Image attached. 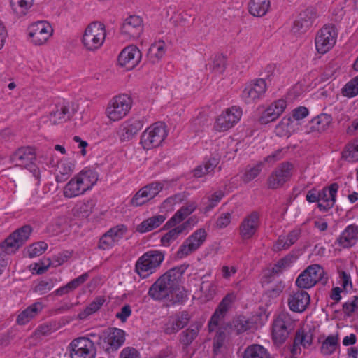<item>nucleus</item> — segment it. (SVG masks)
<instances>
[{"label": "nucleus", "instance_id": "obj_1", "mask_svg": "<svg viewBox=\"0 0 358 358\" xmlns=\"http://www.w3.org/2000/svg\"><path fill=\"white\" fill-rule=\"evenodd\" d=\"M187 267L188 265L182 264L169 269L159 276L149 288L148 296L155 301L169 298L176 290L178 282Z\"/></svg>", "mask_w": 358, "mask_h": 358}, {"label": "nucleus", "instance_id": "obj_2", "mask_svg": "<svg viewBox=\"0 0 358 358\" xmlns=\"http://www.w3.org/2000/svg\"><path fill=\"white\" fill-rule=\"evenodd\" d=\"M296 326V321L287 311H281L274 318L272 339L275 344L282 345L289 338Z\"/></svg>", "mask_w": 358, "mask_h": 358}, {"label": "nucleus", "instance_id": "obj_3", "mask_svg": "<svg viewBox=\"0 0 358 358\" xmlns=\"http://www.w3.org/2000/svg\"><path fill=\"white\" fill-rule=\"evenodd\" d=\"M164 259V252L159 250L148 251L136 261L135 272L141 278H147L157 271Z\"/></svg>", "mask_w": 358, "mask_h": 358}, {"label": "nucleus", "instance_id": "obj_4", "mask_svg": "<svg viewBox=\"0 0 358 358\" xmlns=\"http://www.w3.org/2000/svg\"><path fill=\"white\" fill-rule=\"evenodd\" d=\"M31 231L32 228L29 225H24L13 231L0 243V256L15 253L29 239Z\"/></svg>", "mask_w": 358, "mask_h": 358}, {"label": "nucleus", "instance_id": "obj_5", "mask_svg": "<svg viewBox=\"0 0 358 358\" xmlns=\"http://www.w3.org/2000/svg\"><path fill=\"white\" fill-rule=\"evenodd\" d=\"M131 98L122 94L110 99L106 109V115L110 121H119L129 112L132 106Z\"/></svg>", "mask_w": 358, "mask_h": 358}, {"label": "nucleus", "instance_id": "obj_6", "mask_svg": "<svg viewBox=\"0 0 358 358\" xmlns=\"http://www.w3.org/2000/svg\"><path fill=\"white\" fill-rule=\"evenodd\" d=\"M106 35L104 24L99 22H94L85 29L82 41L86 49L94 51L103 45Z\"/></svg>", "mask_w": 358, "mask_h": 358}, {"label": "nucleus", "instance_id": "obj_7", "mask_svg": "<svg viewBox=\"0 0 358 358\" xmlns=\"http://www.w3.org/2000/svg\"><path fill=\"white\" fill-rule=\"evenodd\" d=\"M325 272L319 264L308 266L296 278V285L300 289H310L317 282L325 284L327 278L324 277Z\"/></svg>", "mask_w": 358, "mask_h": 358}, {"label": "nucleus", "instance_id": "obj_8", "mask_svg": "<svg viewBox=\"0 0 358 358\" xmlns=\"http://www.w3.org/2000/svg\"><path fill=\"white\" fill-rule=\"evenodd\" d=\"M167 136L165 125L156 122L147 128L141 136V144L145 150L159 146Z\"/></svg>", "mask_w": 358, "mask_h": 358}, {"label": "nucleus", "instance_id": "obj_9", "mask_svg": "<svg viewBox=\"0 0 358 358\" xmlns=\"http://www.w3.org/2000/svg\"><path fill=\"white\" fill-rule=\"evenodd\" d=\"M337 38V31L333 24L324 25L321 28L315 39L317 51L320 54H325L335 45Z\"/></svg>", "mask_w": 358, "mask_h": 358}, {"label": "nucleus", "instance_id": "obj_10", "mask_svg": "<svg viewBox=\"0 0 358 358\" xmlns=\"http://www.w3.org/2000/svg\"><path fill=\"white\" fill-rule=\"evenodd\" d=\"M206 238L207 232L205 229L200 228L196 230L180 246L176 257L182 259L191 255L203 244Z\"/></svg>", "mask_w": 358, "mask_h": 358}, {"label": "nucleus", "instance_id": "obj_11", "mask_svg": "<svg viewBox=\"0 0 358 358\" xmlns=\"http://www.w3.org/2000/svg\"><path fill=\"white\" fill-rule=\"evenodd\" d=\"M10 161L16 166L30 168L34 176L39 178V170L34 165L36 160V152L31 147H21L14 152L10 157Z\"/></svg>", "mask_w": 358, "mask_h": 358}, {"label": "nucleus", "instance_id": "obj_12", "mask_svg": "<svg viewBox=\"0 0 358 358\" xmlns=\"http://www.w3.org/2000/svg\"><path fill=\"white\" fill-rule=\"evenodd\" d=\"M70 358H94L95 348L94 343L85 337L73 339L69 344Z\"/></svg>", "mask_w": 358, "mask_h": 358}, {"label": "nucleus", "instance_id": "obj_13", "mask_svg": "<svg viewBox=\"0 0 358 358\" xmlns=\"http://www.w3.org/2000/svg\"><path fill=\"white\" fill-rule=\"evenodd\" d=\"M53 34L50 24L45 21H38L28 27V36L34 45L45 44Z\"/></svg>", "mask_w": 358, "mask_h": 358}, {"label": "nucleus", "instance_id": "obj_14", "mask_svg": "<svg viewBox=\"0 0 358 358\" xmlns=\"http://www.w3.org/2000/svg\"><path fill=\"white\" fill-rule=\"evenodd\" d=\"M260 227V215L257 211H252L245 215L238 227V234L243 241L250 240L256 234Z\"/></svg>", "mask_w": 358, "mask_h": 358}, {"label": "nucleus", "instance_id": "obj_15", "mask_svg": "<svg viewBox=\"0 0 358 358\" xmlns=\"http://www.w3.org/2000/svg\"><path fill=\"white\" fill-rule=\"evenodd\" d=\"M242 110L238 106H232L226 109L217 118L214 129L219 131H226L232 128L241 119Z\"/></svg>", "mask_w": 358, "mask_h": 358}, {"label": "nucleus", "instance_id": "obj_16", "mask_svg": "<svg viewBox=\"0 0 358 358\" xmlns=\"http://www.w3.org/2000/svg\"><path fill=\"white\" fill-rule=\"evenodd\" d=\"M103 334L99 345L108 353L116 351L124 343L125 332L120 329L109 328Z\"/></svg>", "mask_w": 358, "mask_h": 358}, {"label": "nucleus", "instance_id": "obj_17", "mask_svg": "<svg viewBox=\"0 0 358 358\" xmlns=\"http://www.w3.org/2000/svg\"><path fill=\"white\" fill-rule=\"evenodd\" d=\"M293 167V164L288 162L280 164L267 180L268 188L275 189L282 186L290 179Z\"/></svg>", "mask_w": 358, "mask_h": 358}, {"label": "nucleus", "instance_id": "obj_18", "mask_svg": "<svg viewBox=\"0 0 358 358\" xmlns=\"http://www.w3.org/2000/svg\"><path fill=\"white\" fill-rule=\"evenodd\" d=\"M141 52L138 47L134 45L124 48L118 56V64L126 70L134 69L141 62Z\"/></svg>", "mask_w": 358, "mask_h": 358}, {"label": "nucleus", "instance_id": "obj_19", "mask_svg": "<svg viewBox=\"0 0 358 358\" xmlns=\"http://www.w3.org/2000/svg\"><path fill=\"white\" fill-rule=\"evenodd\" d=\"M266 89L267 85L264 79H256L245 87L242 97L245 103H250L261 99L264 95Z\"/></svg>", "mask_w": 358, "mask_h": 358}, {"label": "nucleus", "instance_id": "obj_20", "mask_svg": "<svg viewBox=\"0 0 358 358\" xmlns=\"http://www.w3.org/2000/svg\"><path fill=\"white\" fill-rule=\"evenodd\" d=\"M143 24L142 19L137 15H131L122 24L120 32L127 38H137L142 34Z\"/></svg>", "mask_w": 358, "mask_h": 358}, {"label": "nucleus", "instance_id": "obj_21", "mask_svg": "<svg viewBox=\"0 0 358 358\" xmlns=\"http://www.w3.org/2000/svg\"><path fill=\"white\" fill-rule=\"evenodd\" d=\"M143 127V122L138 118H131L119 127L117 135L122 142L131 140Z\"/></svg>", "mask_w": 358, "mask_h": 358}, {"label": "nucleus", "instance_id": "obj_22", "mask_svg": "<svg viewBox=\"0 0 358 358\" xmlns=\"http://www.w3.org/2000/svg\"><path fill=\"white\" fill-rule=\"evenodd\" d=\"M159 183H151L138 191L133 196L130 204L133 206H141L153 199L162 190Z\"/></svg>", "mask_w": 358, "mask_h": 358}, {"label": "nucleus", "instance_id": "obj_23", "mask_svg": "<svg viewBox=\"0 0 358 358\" xmlns=\"http://www.w3.org/2000/svg\"><path fill=\"white\" fill-rule=\"evenodd\" d=\"M338 189V185L333 183L329 187L319 191L320 200L317 207L320 211L327 212L333 208L336 202V194Z\"/></svg>", "mask_w": 358, "mask_h": 358}, {"label": "nucleus", "instance_id": "obj_24", "mask_svg": "<svg viewBox=\"0 0 358 358\" xmlns=\"http://www.w3.org/2000/svg\"><path fill=\"white\" fill-rule=\"evenodd\" d=\"M287 303L292 311L295 313H302L310 304V296L303 290L293 292L289 296Z\"/></svg>", "mask_w": 358, "mask_h": 358}, {"label": "nucleus", "instance_id": "obj_25", "mask_svg": "<svg viewBox=\"0 0 358 358\" xmlns=\"http://www.w3.org/2000/svg\"><path fill=\"white\" fill-rule=\"evenodd\" d=\"M190 315L186 311H182L170 317L165 324L164 331L166 334H172L178 332L187 325L190 320Z\"/></svg>", "mask_w": 358, "mask_h": 358}, {"label": "nucleus", "instance_id": "obj_26", "mask_svg": "<svg viewBox=\"0 0 358 358\" xmlns=\"http://www.w3.org/2000/svg\"><path fill=\"white\" fill-rule=\"evenodd\" d=\"M313 335L310 329L301 328L296 332L292 354L293 355L301 353V346L303 348H309L313 343Z\"/></svg>", "mask_w": 358, "mask_h": 358}, {"label": "nucleus", "instance_id": "obj_27", "mask_svg": "<svg viewBox=\"0 0 358 358\" xmlns=\"http://www.w3.org/2000/svg\"><path fill=\"white\" fill-rule=\"evenodd\" d=\"M287 103L283 99H279L271 103L262 113L259 118L262 124H268L275 120L284 112Z\"/></svg>", "mask_w": 358, "mask_h": 358}, {"label": "nucleus", "instance_id": "obj_28", "mask_svg": "<svg viewBox=\"0 0 358 358\" xmlns=\"http://www.w3.org/2000/svg\"><path fill=\"white\" fill-rule=\"evenodd\" d=\"M358 241V226H348L337 238L335 243L343 248H348L355 245Z\"/></svg>", "mask_w": 358, "mask_h": 358}, {"label": "nucleus", "instance_id": "obj_29", "mask_svg": "<svg viewBox=\"0 0 358 358\" xmlns=\"http://www.w3.org/2000/svg\"><path fill=\"white\" fill-rule=\"evenodd\" d=\"M197 208L195 201H188L181 207L173 216L164 224V228L170 229L182 222L187 216L191 215Z\"/></svg>", "mask_w": 358, "mask_h": 358}, {"label": "nucleus", "instance_id": "obj_30", "mask_svg": "<svg viewBox=\"0 0 358 358\" xmlns=\"http://www.w3.org/2000/svg\"><path fill=\"white\" fill-rule=\"evenodd\" d=\"M74 114V109L69 103H62L56 106V109L50 113V120L56 124L70 120Z\"/></svg>", "mask_w": 358, "mask_h": 358}, {"label": "nucleus", "instance_id": "obj_31", "mask_svg": "<svg viewBox=\"0 0 358 358\" xmlns=\"http://www.w3.org/2000/svg\"><path fill=\"white\" fill-rule=\"evenodd\" d=\"M317 17L316 9L315 8H308L300 13L298 20L294 22V29H296L297 31H305L312 25Z\"/></svg>", "mask_w": 358, "mask_h": 358}, {"label": "nucleus", "instance_id": "obj_32", "mask_svg": "<svg viewBox=\"0 0 358 358\" xmlns=\"http://www.w3.org/2000/svg\"><path fill=\"white\" fill-rule=\"evenodd\" d=\"M76 177L82 185V188L87 192L96 183L99 179V174L94 170L85 169L76 175Z\"/></svg>", "mask_w": 358, "mask_h": 358}, {"label": "nucleus", "instance_id": "obj_33", "mask_svg": "<svg viewBox=\"0 0 358 358\" xmlns=\"http://www.w3.org/2000/svg\"><path fill=\"white\" fill-rule=\"evenodd\" d=\"M331 121V115L324 113L320 114L310 122L308 132L322 133L329 127Z\"/></svg>", "mask_w": 358, "mask_h": 358}, {"label": "nucleus", "instance_id": "obj_34", "mask_svg": "<svg viewBox=\"0 0 358 358\" xmlns=\"http://www.w3.org/2000/svg\"><path fill=\"white\" fill-rule=\"evenodd\" d=\"M43 307V304L40 302H36L29 306L18 315L16 320L17 323L20 325L28 323L42 310Z\"/></svg>", "mask_w": 358, "mask_h": 358}, {"label": "nucleus", "instance_id": "obj_35", "mask_svg": "<svg viewBox=\"0 0 358 358\" xmlns=\"http://www.w3.org/2000/svg\"><path fill=\"white\" fill-rule=\"evenodd\" d=\"M189 221L187 220L178 226L170 229L161 238V243L164 246H169L174 241H176L189 227Z\"/></svg>", "mask_w": 358, "mask_h": 358}, {"label": "nucleus", "instance_id": "obj_36", "mask_svg": "<svg viewBox=\"0 0 358 358\" xmlns=\"http://www.w3.org/2000/svg\"><path fill=\"white\" fill-rule=\"evenodd\" d=\"M301 234L300 229H294L287 236H280L274 245V250L280 251L288 249L296 242Z\"/></svg>", "mask_w": 358, "mask_h": 358}, {"label": "nucleus", "instance_id": "obj_37", "mask_svg": "<svg viewBox=\"0 0 358 358\" xmlns=\"http://www.w3.org/2000/svg\"><path fill=\"white\" fill-rule=\"evenodd\" d=\"M270 5V0H250L248 11L255 17H263L268 12Z\"/></svg>", "mask_w": 358, "mask_h": 358}, {"label": "nucleus", "instance_id": "obj_38", "mask_svg": "<svg viewBox=\"0 0 358 358\" xmlns=\"http://www.w3.org/2000/svg\"><path fill=\"white\" fill-rule=\"evenodd\" d=\"M242 358H272L268 350L259 344L248 346L242 355Z\"/></svg>", "mask_w": 358, "mask_h": 358}, {"label": "nucleus", "instance_id": "obj_39", "mask_svg": "<svg viewBox=\"0 0 358 358\" xmlns=\"http://www.w3.org/2000/svg\"><path fill=\"white\" fill-rule=\"evenodd\" d=\"M166 44L163 41H159L151 45L148 52V58L152 63L158 62L164 55Z\"/></svg>", "mask_w": 358, "mask_h": 358}, {"label": "nucleus", "instance_id": "obj_40", "mask_svg": "<svg viewBox=\"0 0 358 358\" xmlns=\"http://www.w3.org/2000/svg\"><path fill=\"white\" fill-rule=\"evenodd\" d=\"M85 191L82 188L76 176L72 178L64 188V196L66 198H73L84 194Z\"/></svg>", "mask_w": 358, "mask_h": 358}, {"label": "nucleus", "instance_id": "obj_41", "mask_svg": "<svg viewBox=\"0 0 358 358\" xmlns=\"http://www.w3.org/2000/svg\"><path fill=\"white\" fill-rule=\"evenodd\" d=\"M201 329L199 323L190 325L189 328L182 331L180 335V342L185 346L189 345L197 337Z\"/></svg>", "mask_w": 358, "mask_h": 358}, {"label": "nucleus", "instance_id": "obj_42", "mask_svg": "<svg viewBox=\"0 0 358 358\" xmlns=\"http://www.w3.org/2000/svg\"><path fill=\"white\" fill-rule=\"evenodd\" d=\"M166 217L164 215H159L151 217L141 223L138 226V231L141 233H145L153 230L158 227L164 222Z\"/></svg>", "mask_w": 358, "mask_h": 358}, {"label": "nucleus", "instance_id": "obj_43", "mask_svg": "<svg viewBox=\"0 0 358 358\" xmlns=\"http://www.w3.org/2000/svg\"><path fill=\"white\" fill-rule=\"evenodd\" d=\"M339 337L338 334L329 335L322 342L320 351L324 355H331L336 348L339 346Z\"/></svg>", "mask_w": 358, "mask_h": 358}, {"label": "nucleus", "instance_id": "obj_44", "mask_svg": "<svg viewBox=\"0 0 358 358\" xmlns=\"http://www.w3.org/2000/svg\"><path fill=\"white\" fill-rule=\"evenodd\" d=\"M56 180L62 182L66 180L73 171V165L69 162H60L57 166Z\"/></svg>", "mask_w": 358, "mask_h": 358}, {"label": "nucleus", "instance_id": "obj_45", "mask_svg": "<svg viewBox=\"0 0 358 358\" xmlns=\"http://www.w3.org/2000/svg\"><path fill=\"white\" fill-rule=\"evenodd\" d=\"M105 299L103 297L98 296L91 302L83 311L78 315V318L85 320L90 315L97 312L103 305Z\"/></svg>", "mask_w": 358, "mask_h": 358}, {"label": "nucleus", "instance_id": "obj_46", "mask_svg": "<svg viewBox=\"0 0 358 358\" xmlns=\"http://www.w3.org/2000/svg\"><path fill=\"white\" fill-rule=\"evenodd\" d=\"M219 164V159L215 157L210 158L203 164L197 166L194 171V176L198 178L212 173Z\"/></svg>", "mask_w": 358, "mask_h": 358}, {"label": "nucleus", "instance_id": "obj_47", "mask_svg": "<svg viewBox=\"0 0 358 358\" xmlns=\"http://www.w3.org/2000/svg\"><path fill=\"white\" fill-rule=\"evenodd\" d=\"M250 322L243 316L234 318L230 324L231 331L236 334L244 333L250 329Z\"/></svg>", "mask_w": 358, "mask_h": 358}, {"label": "nucleus", "instance_id": "obj_48", "mask_svg": "<svg viewBox=\"0 0 358 358\" xmlns=\"http://www.w3.org/2000/svg\"><path fill=\"white\" fill-rule=\"evenodd\" d=\"M34 0H10V6L18 16H24L32 6Z\"/></svg>", "mask_w": 358, "mask_h": 358}, {"label": "nucleus", "instance_id": "obj_49", "mask_svg": "<svg viewBox=\"0 0 358 358\" xmlns=\"http://www.w3.org/2000/svg\"><path fill=\"white\" fill-rule=\"evenodd\" d=\"M95 205L96 202L93 199L80 202L76 206V214L79 217H87L93 212Z\"/></svg>", "mask_w": 358, "mask_h": 358}, {"label": "nucleus", "instance_id": "obj_50", "mask_svg": "<svg viewBox=\"0 0 358 358\" xmlns=\"http://www.w3.org/2000/svg\"><path fill=\"white\" fill-rule=\"evenodd\" d=\"M343 157L352 162L358 161V138L346 145L343 151Z\"/></svg>", "mask_w": 358, "mask_h": 358}, {"label": "nucleus", "instance_id": "obj_51", "mask_svg": "<svg viewBox=\"0 0 358 358\" xmlns=\"http://www.w3.org/2000/svg\"><path fill=\"white\" fill-rule=\"evenodd\" d=\"M342 94L348 98L358 95V76L348 82L342 89Z\"/></svg>", "mask_w": 358, "mask_h": 358}, {"label": "nucleus", "instance_id": "obj_52", "mask_svg": "<svg viewBox=\"0 0 358 358\" xmlns=\"http://www.w3.org/2000/svg\"><path fill=\"white\" fill-rule=\"evenodd\" d=\"M226 68V57L221 55H216L213 59V63L209 64V69L216 74H222Z\"/></svg>", "mask_w": 358, "mask_h": 358}, {"label": "nucleus", "instance_id": "obj_53", "mask_svg": "<svg viewBox=\"0 0 358 358\" xmlns=\"http://www.w3.org/2000/svg\"><path fill=\"white\" fill-rule=\"evenodd\" d=\"M66 220L63 217H59L50 223L47 227L48 231L52 234L62 233L65 227Z\"/></svg>", "mask_w": 358, "mask_h": 358}, {"label": "nucleus", "instance_id": "obj_54", "mask_svg": "<svg viewBox=\"0 0 358 358\" xmlns=\"http://www.w3.org/2000/svg\"><path fill=\"white\" fill-rule=\"evenodd\" d=\"M236 299V295L234 292L227 294L222 299L217 309L220 310L222 313L226 314Z\"/></svg>", "mask_w": 358, "mask_h": 358}, {"label": "nucleus", "instance_id": "obj_55", "mask_svg": "<svg viewBox=\"0 0 358 358\" xmlns=\"http://www.w3.org/2000/svg\"><path fill=\"white\" fill-rule=\"evenodd\" d=\"M48 248V244L43 241L37 242L31 245L28 249L31 257L39 256Z\"/></svg>", "mask_w": 358, "mask_h": 358}, {"label": "nucleus", "instance_id": "obj_56", "mask_svg": "<svg viewBox=\"0 0 358 358\" xmlns=\"http://www.w3.org/2000/svg\"><path fill=\"white\" fill-rule=\"evenodd\" d=\"M262 163H259L253 167H250L246 170L243 176V181L248 183L255 179L262 171Z\"/></svg>", "mask_w": 358, "mask_h": 358}, {"label": "nucleus", "instance_id": "obj_57", "mask_svg": "<svg viewBox=\"0 0 358 358\" xmlns=\"http://www.w3.org/2000/svg\"><path fill=\"white\" fill-rule=\"evenodd\" d=\"M54 287V281L52 279L40 281L34 287V291L40 294H44Z\"/></svg>", "mask_w": 358, "mask_h": 358}, {"label": "nucleus", "instance_id": "obj_58", "mask_svg": "<svg viewBox=\"0 0 358 358\" xmlns=\"http://www.w3.org/2000/svg\"><path fill=\"white\" fill-rule=\"evenodd\" d=\"M206 123L207 118L204 115H200L191 120L190 127L194 131L199 132L202 131Z\"/></svg>", "mask_w": 358, "mask_h": 358}, {"label": "nucleus", "instance_id": "obj_59", "mask_svg": "<svg viewBox=\"0 0 358 358\" xmlns=\"http://www.w3.org/2000/svg\"><path fill=\"white\" fill-rule=\"evenodd\" d=\"M224 315L225 314L216 309L208 322L209 331H213L217 328Z\"/></svg>", "mask_w": 358, "mask_h": 358}, {"label": "nucleus", "instance_id": "obj_60", "mask_svg": "<svg viewBox=\"0 0 358 358\" xmlns=\"http://www.w3.org/2000/svg\"><path fill=\"white\" fill-rule=\"evenodd\" d=\"M107 232L108 234L111 235L110 236L117 243L123 237V236L127 232V227L123 224L117 225L111 228Z\"/></svg>", "mask_w": 358, "mask_h": 358}, {"label": "nucleus", "instance_id": "obj_61", "mask_svg": "<svg viewBox=\"0 0 358 358\" xmlns=\"http://www.w3.org/2000/svg\"><path fill=\"white\" fill-rule=\"evenodd\" d=\"M231 213H221L217 219L216 221V227L218 229H224L227 227L231 221Z\"/></svg>", "mask_w": 358, "mask_h": 358}, {"label": "nucleus", "instance_id": "obj_62", "mask_svg": "<svg viewBox=\"0 0 358 358\" xmlns=\"http://www.w3.org/2000/svg\"><path fill=\"white\" fill-rule=\"evenodd\" d=\"M108 232L105 233L100 238L99 248L101 250H108L112 248L116 243Z\"/></svg>", "mask_w": 358, "mask_h": 358}, {"label": "nucleus", "instance_id": "obj_63", "mask_svg": "<svg viewBox=\"0 0 358 358\" xmlns=\"http://www.w3.org/2000/svg\"><path fill=\"white\" fill-rule=\"evenodd\" d=\"M358 308V296H355L350 302H346L343 305V313L348 317Z\"/></svg>", "mask_w": 358, "mask_h": 358}, {"label": "nucleus", "instance_id": "obj_64", "mask_svg": "<svg viewBox=\"0 0 358 358\" xmlns=\"http://www.w3.org/2000/svg\"><path fill=\"white\" fill-rule=\"evenodd\" d=\"M292 263V257H285L280 259L272 268V272L275 273H280L282 269L289 266Z\"/></svg>", "mask_w": 358, "mask_h": 358}]
</instances>
